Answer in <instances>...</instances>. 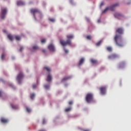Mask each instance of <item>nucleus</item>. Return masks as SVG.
<instances>
[{"mask_svg": "<svg viewBox=\"0 0 131 131\" xmlns=\"http://www.w3.org/2000/svg\"><path fill=\"white\" fill-rule=\"evenodd\" d=\"M99 91L101 95H105L106 93V87L105 86H102L99 88Z\"/></svg>", "mask_w": 131, "mask_h": 131, "instance_id": "5", "label": "nucleus"}, {"mask_svg": "<svg viewBox=\"0 0 131 131\" xmlns=\"http://www.w3.org/2000/svg\"><path fill=\"white\" fill-rule=\"evenodd\" d=\"M91 63H92V64H97L98 61L97 60L94 59L93 58L91 59L90 60Z\"/></svg>", "mask_w": 131, "mask_h": 131, "instance_id": "15", "label": "nucleus"}, {"mask_svg": "<svg viewBox=\"0 0 131 131\" xmlns=\"http://www.w3.org/2000/svg\"><path fill=\"white\" fill-rule=\"evenodd\" d=\"M109 10V8L107 7L105 9H104L103 11H102V13H105V12H107V10Z\"/></svg>", "mask_w": 131, "mask_h": 131, "instance_id": "25", "label": "nucleus"}, {"mask_svg": "<svg viewBox=\"0 0 131 131\" xmlns=\"http://www.w3.org/2000/svg\"><path fill=\"white\" fill-rule=\"evenodd\" d=\"M48 49L51 51H55V47H54V45H53V44L49 45L48 46Z\"/></svg>", "mask_w": 131, "mask_h": 131, "instance_id": "11", "label": "nucleus"}, {"mask_svg": "<svg viewBox=\"0 0 131 131\" xmlns=\"http://www.w3.org/2000/svg\"><path fill=\"white\" fill-rule=\"evenodd\" d=\"M44 69H46L48 72H51V69L48 67H45Z\"/></svg>", "mask_w": 131, "mask_h": 131, "instance_id": "19", "label": "nucleus"}, {"mask_svg": "<svg viewBox=\"0 0 131 131\" xmlns=\"http://www.w3.org/2000/svg\"><path fill=\"white\" fill-rule=\"evenodd\" d=\"M106 49H107V50L108 51H109V52H112V47H107L106 48Z\"/></svg>", "mask_w": 131, "mask_h": 131, "instance_id": "22", "label": "nucleus"}, {"mask_svg": "<svg viewBox=\"0 0 131 131\" xmlns=\"http://www.w3.org/2000/svg\"><path fill=\"white\" fill-rule=\"evenodd\" d=\"M17 5L18 6H23L25 5V3L21 1H18L17 2Z\"/></svg>", "mask_w": 131, "mask_h": 131, "instance_id": "12", "label": "nucleus"}, {"mask_svg": "<svg viewBox=\"0 0 131 131\" xmlns=\"http://www.w3.org/2000/svg\"><path fill=\"white\" fill-rule=\"evenodd\" d=\"M42 52H43V53L46 52V50H42Z\"/></svg>", "mask_w": 131, "mask_h": 131, "instance_id": "47", "label": "nucleus"}, {"mask_svg": "<svg viewBox=\"0 0 131 131\" xmlns=\"http://www.w3.org/2000/svg\"><path fill=\"white\" fill-rule=\"evenodd\" d=\"M103 5H104V4H103V3H101V4H100V7L102 6Z\"/></svg>", "mask_w": 131, "mask_h": 131, "instance_id": "44", "label": "nucleus"}, {"mask_svg": "<svg viewBox=\"0 0 131 131\" xmlns=\"http://www.w3.org/2000/svg\"><path fill=\"white\" fill-rule=\"evenodd\" d=\"M83 131H90V130L88 129H83Z\"/></svg>", "mask_w": 131, "mask_h": 131, "instance_id": "43", "label": "nucleus"}, {"mask_svg": "<svg viewBox=\"0 0 131 131\" xmlns=\"http://www.w3.org/2000/svg\"><path fill=\"white\" fill-rule=\"evenodd\" d=\"M84 59L83 58H81L78 63V66H81V65H82V63H84Z\"/></svg>", "mask_w": 131, "mask_h": 131, "instance_id": "13", "label": "nucleus"}, {"mask_svg": "<svg viewBox=\"0 0 131 131\" xmlns=\"http://www.w3.org/2000/svg\"><path fill=\"white\" fill-rule=\"evenodd\" d=\"M125 62L124 61H122L119 63V68H120L122 66H124Z\"/></svg>", "mask_w": 131, "mask_h": 131, "instance_id": "20", "label": "nucleus"}, {"mask_svg": "<svg viewBox=\"0 0 131 131\" xmlns=\"http://www.w3.org/2000/svg\"><path fill=\"white\" fill-rule=\"evenodd\" d=\"M123 31L124 30L122 28H118L116 30V32L118 33L119 34H116L114 37V40L116 45L119 47H123L124 46V43L121 36L120 35V34H123Z\"/></svg>", "mask_w": 131, "mask_h": 131, "instance_id": "1", "label": "nucleus"}, {"mask_svg": "<svg viewBox=\"0 0 131 131\" xmlns=\"http://www.w3.org/2000/svg\"><path fill=\"white\" fill-rule=\"evenodd\" d=\"M46 41H47V40L46 39H42L41 40V42L42 43L46 42Z\"/></svg>", "mask_w": 131, "mask_h": 131, "instance_id": "30", "label": "nucleus"}, {"mask_svg": "<svg viewBox=\"0 0 131 131\" xmlns=\"http://www.w3.org/2000/svg\"><path fill=\"white\" fill-rule=\"evenodd\" d=\"M72 110V108L71 107H69V108H67L65 109L64 112L66 113H68L69 112H70Z\"/></svg>", "mask_w": 131, "mask_h": 131, "instance_id": "18", "label": "nucleus"}, {"mask_svg": "<svg viewBox=\"0 0 131 131\" xmlns=\"http://www.w3.org/2000/svg\"><path fill=\"white\" fill-rule=\"evenodd\" d=\"M115 17L118 19H120L121 17H123V15L119 13H116L114 15Z\"/></svg>", "mask_w": 131, "mask_h": 131, "instance_id": "9", "label": "nucleus"}, {"mask_svg": "<svg viewBox=\"0 0 131 131\" xmlns=\"http://www.w3.org/2000/svg\"><path fill=\"white\" fill-rule=\"evenodd\" d=\"M34 97H35V94H31L30 98L32 100H33L34 99Z\"/></svg>", "mask_w": 131, "mask_h": 131, "instance_id": "21", "label": "nucleus"}, {"mask_svg": "<svg viewBox=\"0 0 131 131\" xmlns=\"http://www.w3.org/2000/svg\"><path fill=\"white\" fill-rule=\"evenodd\" d=\"M44 88L46 90H49L50 89V85H45Z\"/></svg>", "mask_w": 131, "mask_h": 131, "instance_id": "23", "label": "nucleus"}, {"mask_svg": "<svg viewBox=\"0 0 131 131\" xmlns=\"http://www.w3.org/2000/svg\"><path fill=\"white\" fill-rule=\"evenodd\" d=\"M37 86V85L34 84L33 85L32 88L33 89H36Z\"/></svg>", "mask_w": 131, "mask_h": 131, "instance_id": "35", "label": "nucleus"}, {"mask_svg": "<svg viewBox=\"0 0 131 131\" xmlns=\"http://www.w3.org/2000/svg\"><path fill=\"white\" fill-rule=\"evenodd\" d=\"M64 52H65L66 53H68V50H67L65 49H64Z\"/></svg>", "mask_w": 131, "mask_h": 131, "instance_id": "40", "label": "nucleus"}, {"mask_svg": "<svg viewBox=\"0 0 131 131\" xmlns=\"http://www.w3.org/2000/svg\"><path fill=\"white\" fill-rule=\"evenodd\" d=\"M26 111L28 113L31 112V110L30 108L28 107H26Z\"/></svg>", "mask_w": 131, "mask_h": 131, "instance_id": "27", "label": "nucleus"}, {"mask_svg": "<svg viewBox=\"0 0 131 131\" xmlns=\"http://www.w3.org/2000/svg\"><path fill=\"white\" fill-rule=\"evenodd\" d=\"M24 77V74L22 72H20L17 75L16 77V80H17L18 81H20L21 80H22V79H23Z\"/></svg>", "mask_w": 131, "mask_h": 131, "instance_id": "6", "label": "nucleus"}, {"mask_svg": "<svg viewBox=\"0 0 131 131\" xmlns=\"http://www.w3.org/2000/svg\"><path fill=\"white\" fill-rule=\"evenodd\" d=\"M69 104L70 105H72V104H73V101H69Z\"/></svg>", "mask_w": 131, "mask_h": 131, "instance_id": "36", "label": "nucleus"}, {"mask_svg": "<svg viewBox=\"0 0 131 131\" xmlns=\"http://www.w3.org/2000/svg\"><path fill=\"white\" fill-rule=\"evenodd\" d=\"M47 81H52V76H51V75L48 76Z\"/></svg>", "mask_w": 131, "mask_h": 131, "instance_id": "16", "label": "nucleus"}, {"mask_svg": "<svg viewBox=\"0 0 131 131\" xmlns=\"http://www.w3.org/2000/svg\"><path fill=\"white\" fill-rule=\"evenodd\" d=\"M102 41H99V42H98L97 43H96V46H99L100 45V44L101 43Z\"/></svg>", "mask_w": 131, "mask_h": 131, "instance_id": "33", "label": "nucleus"}, {"mask_svg": "<svg viewBox=\"0 0 131 131\" xmlns=\"http://www.w3.org/2000/svg\"><path fill=\"white\" fill-rule=\"evenodd\" d=\"M23 49H24V48H23V47H21V48H20V49H19V51H22Z\"/></svg>", "mask_w": 131, "mask_h": 131, "instance_id": "39", "label": "nucleus"}, {"mask_svg": "<svg viewBox=\"0 0 131 131\" xmlns=\"http://www.w3.org/2000/svg\"><path fill=\"white\" fill-rule=\"evenodd\" d=\"M7 13V8H2L1 11V17L2 19H5L6 15Z\"/></svg>", "mask_w": 131, "mask_h": 131, "instance_id": "4", "label": "nucleus"}, {"mask_svg": "<svg viewBox=\"0 0 131 131\" xmlns=\"http://www.w3.org/2000/svg\"><path fill=\"white\" fill-rule=\"evenodd\" d=\"M10 105L13 110H17L18 108V105H14L12 103L10 104Z\"/></svg>", "mask_w": 131, "mask_h": 131, "instance_id": "14", "label": "nucleus"}, {"mask_svg": "<svg viewBox=\"0 0 131 131\" xmlns=\"http://www.w3.org/2000/svg\"><path fill=\"white\" fill-rule=\"evenodd\" d=\"M15 39H16V40H20L21 37H20V36H15Z\"/></svg>", "mask_w": 131, "mask_h": 131, "instance_id": "26", "label": "nucleus"}, {"mask_svg": "<svg viewBox=\"0 0 131 131\" xmlns=\"http://www.w3.org/2000/svg\"><path fill=\"white\" fill-rule=\"evenodd\" d=\"M2 96V92L1 91H0V97Z\"/></svg>", "mask_w": 131, "mask_h": 131, "instance_id": "41", "label": "nucleus"}, {"mask_svg": "<svg viewBox=\"0 0 131 131\" xmlns=\"http://www.w3.org/2000/svg\"><path fill=\"white\" fill-rule=\"evenodd\" d=\"M3 31H4V32H6V30H4Z\"/></svg>", "mask_w": 131, "mask_h": 131, "instance_id": "48", "label": "nucleus"}, {"mask_svg": "<svg viewBox=\"0 0 131 131\" xmlns=\"http://www.w3.org/2000/svg\"><path fill=\"white\" fill-rule=\"evenodd\" d=\"M33 50H37L38 49V47L37 46H34L33 47Z\"/></svg>", "mask_w": 131, "mask_h": 131, "instance_id": "28", "label": "nucleus"}, {"mask_svg": "<svg viewBox=\"0 0 131 131\" xmlns=\"http://www.w3.org/2000/svg\"><path fill=\"white\" fill-rule=\"evenodd\" d=\"M1 121L3 124H6L9 122V120L6 118L2 117L1 119Z\"/></svg>", "mask_w": 131, "mask_h": 131, "instance_id": "10", "label": "nucleus"}, {"mask_svg": "<svg viewBox=\"0 0 131 131\" xmlns=\"http://www.w3.org/2000/svg\"><path fill=\"white\" fill-rule=\"evenodd\" d=\"M67 37L68 39L66 41L63 40H60V43L62 46H66V45H71V41L70 39H72L73 38V35H68L67 36Z\"/></svg>", "mask_w": 131, "mask_h": 131, "instance_id": "2", "label": "nucleus"}, {"mask_svg": "<svg viewBox=\"0 0 131 131\" xmlns=\"http://www.w3.org/2000/svg\"><path fill=\"white\" fill-rule=\"evenodd\" d=\"M112 56L113 58H117L118 57V56L115 54H112Z\"/></svg>", "mask_w": 131, "mask_h": 131, "instance_id": "29", "label": "nucleus"}, {"mask_svg": "<svg viewBox=\"0 0 131 131\" xmlns=\"http://www.w3.org/2000/svg\"><path fill=\"white\" fill-rule=\"evenodd\" d=\"M100 22H101V20H100V19H98V23H100Z\"/></svg>", "mask_w": 131, "mask_h": 131, "instance_id": "45", "label": "nucleus"}, {"mask_svg": "<svg viewBox=\"0 0 131 131\" xmlns=\"http://www.w3.org/2000/svg\"><path fill=\"white\" fill-rule=\"evenodd\" d=\"M86 20H87L88 22H90V19H89V18H86Z\"/></svg>", "mask_w": 131, "mask_h": 131, "instance_id": "42", "label": "nucleus"}, {"mask_svg": "<svg viewBox=\"0 0 131 131\" xmlns=\"http://www.w3.org/2000/svg\"><path fill=\"white\" fill-rule=\"evenodd\" d=\"M38 131H46L45 129H41V130H39Z\"/></svg>", "mask_w": 131, "mask_h": 131, "instance_id": "46", "label": "nucleus"}, {"mask_svg": "<svg viewBox=\"0 0 131 131\" xmlns=\"http://www.w3.org/2000/svg\"><path fill=\"white\" fill-rule=\"evenodd\" d=\"M8 38L11 40H13L14 39L13 36L11 34H9L8 35Z\"/></svg>", "mask_w": 131, "mask_h": 131, "instance_id": "17", "label": "nucleus"}, {"mask_svg": "<svg viewBox=\"0 0 131 131\" xmlns=\"http://www.w3.org/2000/svg\"><path fill=\"white\" fill-rule=\"evenodd\" d=\"M31 13L33 14L34 17L35 19V14L36 13H40V11L38 10V9H31Z\"/></svg>", "mask_w": 131, "mask_h": 131, "instance_id": "7", "label": "nucleus"}, {"mask_svg": "<svg viewBox=\"0 0 131 131\" xmlns=\"http://www.w3.org/2000/svg\"><path fill=\"white\" fill-rule=\"evenodd\" d=\"M108 59H112V58H113L112 55L108 56Z\"/></svg>", "mask_w": 131, "mask_h": 131, "instance_id": "37", "label": "nucleus"}, {"mask_svg": "<svg viewBox=\"0 0 131 131\" xmlns=\"http://www.w3.org/2000/svg\"><path fill=\"white\" fill-rule=\"evenodd\" d=\"M5 56H6V54L5 53H3L1 56L2 59L4 60L5 59Z\"/></svg>", "mask_w": 131, "mask_h": 131, "instance_id": "24", "label": "nucleus"}, {"mask_svg": "<svg viewBox=\"0 0 131 131\" xmlns=\"http://www.w3.org/2000/svg\"><path fill=\"white\" fill-rule=\"evenodd\" d=\"M49 20L51 22H53V23L55 22V19L54 18H49Z\"/></svg>", "mask_w": 131, "mask_h": 131, "instance_id": "31", "label": "nucleus"}, {"mask_svg": "<svg viewBox=\"0 0 131 131\" xmlns=\"http://www.w3.org/2000/svg\"><path fill=\"white\" fill-rule=\"evenodd\" d=\"M86 38L89 40H91L92 38V36L91 35H88L86 36Z\"/></svg>", "mask_w": 131, "mask_h": 131, "instance_id": "32", "label": "nucleus"}, {"mask_svg": "<svg viewBox=\"0 0 131 131\" xmlns=\"http://www.w3.org/2000/svg\"><path fill=\"white\" fill-rule=\"evenodd\" d=\"M119 6V3H116V4L113 5V6H112L111 7H108V8H109V9H110V10L113 11H114L116 7H117V6Z\"/></svg>", "mask_w": 131, "mask_h": 131, "instance_id": "8", "label": "nucleus"}, {"mask_svg": "<svg viewBox=\"0 0 131 131\" xmlns=\"http://www.w3.org/2000/svg\"><path fill=\"white\" fill-rule=\"evenodd\" d=\"M85 101L87 103H95V101L94 99L93 94L92 93H88L85 97Z\"/></svg>", "mask_w": 131, "mask_h": 131, "instance_id": "3", "label": "nucleus"}, {"mask_svg": "<svg viewBox=\"0 0 131 131\" xmlns=\"http://www.w3.org/2000/svg\"><path fill=\"white\" fill-rule=\"evenodd\" d=\"M69 79V77H64L62 79L63 80H67Z\"/></svg>", "mask_w": 131, "mask_h": 131, "instance_id": "34", "label": "nucleus"}, {"mask_svg": "<svg viewBox=\"0 0 131 131\" xmlns=\"http://www.w3.org/2000/svg\"><path fill=\"white\" fill-rule=\"evenodd\" d=\"M46 124V120L43 119V121H42V124Z\"/></svg>", "mask_w": 131, "mask_h": 131, "instance_id": "38", "label": "nucleus"}]
</instances>
